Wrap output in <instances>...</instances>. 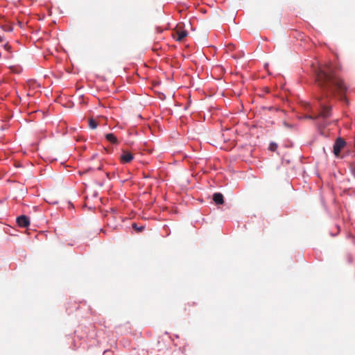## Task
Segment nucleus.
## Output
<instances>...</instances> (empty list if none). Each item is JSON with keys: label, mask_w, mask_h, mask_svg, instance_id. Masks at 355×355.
I'll return each instance as SVG.
<instances>
[{"label": "nucleus", "mask_w": 355, "mask_h": 355, "mask_svg": "<svg viewBox=\"0 0 355 355\" xmlns=\"http://www.w3.org/2000/svg\"><path fill=\"white\" fill-rule=\"evenodd\" d=\"M106 139L112 144H117L118 140L115 135L112 133H108L105 135Z\"/></svg>", "instance_id": "obj_6"}, {"label": "nucleus", "mask_w": 355, "mask_h": 355, "mask_svg": "<svg viewBox=\"0 0 355 355\" xmlns=\"http://www.w3.org/2000/svg\"><path fill=\"white\" fill-rule=\"evenodd\" d=\"M315 80L320 89L321 94L318 96L320 111L315 115H306L305 117L311 119H327L331 115V107L327 102L335 96L336 93L342 96L347 87L343 80L334 72L330 64L320 67L315 71Z\"/></svg>", "instance_id": "obj_1"}, {"label": "nucleus", "mask_w": 355, "mask_h": 355, "mask_svg": "<svg viewBox=\"0 0 355 355\" xmlns=\"http://www.w3.org/2000/svg\"><path fill=\"white\" fill-rule=\"evenodd\" d=\"M17 24H18V25H19L20 27H23V26H24V23H23L21 21H20V20H18V21H17Z\"/></svg>", "instance_id": "obj_12"}, {"label": "nucleus", "mask_w": 355, "mask_h": 355, "mask_svg": "<svg viewBox=\"0 0 355 355\" xmlns=\"http://www.w3.org/2000/svg\"><path fill=\"white\" fill-rule=\"evenodd\" d=\"M187 33L186 31H179L177 33V40L182 41L186 36Z\"/></svg>", "instance_id": "obj_7"}, {"label": "nucleus", "mask_w": 355, "mask_h": 355, "mask_svg": "<svg viewBox=\"0 0 355 355\" xmlns=\"http://www.w3.org/2000/svg\"><path fill=\"white\" fill-rule=\"evenodd\" d=\"M102 167H103V166H102V165H100V166L97 168V169H98V170H101V169H102Z\"/></svg>", "instance_id": "obj_14"}, {"label": "nucleus", "mask_w": 355, "mask_h": 355, "mask_svg": "<svg viewBox=\"0 0 355 355\" xmlns=\"http://www.w3.org/2000/svg\"><path fill=\"white\" fill-rule=\"evenodd\" d=\"M346 142L341 138H338L333 146L334 153L336 156H338L341 150L345 146Z\"/></svg>", "instance_id": "obj_2"}, {"label": "nucleus", "mask_w": 355, "mask_h": 355, "mask_svg": "<svg viewBox=\"0 0 355 355\" xmlns=\"http://www.w3.org/2000/svg\"><path fill=\"white\" fill-rule=\"evenodd\" d=\"M89 126L92 129H96L98 126V123L92 118L89 119Z\"/></svg>", "instance_id": "obj_8"}, {"label": "nucleus", "mask_w": 355, "mask_h": 355, "mask_svg": "<svg viewBox=\"0 0 355 355\" xmlns=\"http://www.w3.org/2000/svg\"><path fill=\"white\" fill-rule=\"evenodd\" d=\"M17 223L21 227H27L30 225V220L26 216L22 215L17 218Z\"/></svg>", "instance_id": "obj_3"}, {"label": "nucleus", "mask_w": 355, "mask_h": 355, "mask_svg": "<svg viewBox=\"0 0 355 355\" xmlns=\"http://www.w3.org/2000/svg\"><path fill=\"white\" fill-rule=\"evenodd\" d=\"M213 200L216 205H223L224 203L223 194L220 193H215L213 195Z\"/></svg>", "instance_id": "obj_5"}, {"label": "nucleus", "mask_w": 355, "mask_h": 355, "mask_svg": "<svg viewBox=\"0 0 355 355\" xmlns=\"http://www.w3.org/2000/svg\"><path fill=\"white\" fill-rule=\"evenodd\" d=\"M277 148V144L276 143L272 142L269 146V150L275 152Z\"/></svg>", "instance_id": "obj_11"}, {"label": "nucleus", "mask_w": 355, "mask_h": 355, "mask_svg": "<svg viewBox=\"0 0 355 355\" xmlns=\"http://www.w3.org/2000/svg\"><path fill=\"white\" fill-rule=\"evenodd\" d=\"M132 226L134 230H135L137 232H141L144 230V226L139 227L137 223H132Z\"/></svg>", "instance_id": "obj_9"}, {"label": "nucleus", "mask_w": 355, "mask_h": 355, "mask_svg": "<svg viewBox=\"0 0 355 355\" xmlns=\"http://www.w3.org/2000/svg\"><path fill=\"white\" fill-rule=\"evenodd\" d=\"M6 31H12V26H9V27L6 29Z\"/></svg>", "instance_id": "obj_13"}, {"label": "nucleus", "mask_w": 355, "mask_h": 355, "mask_svg": "<svg viewBox=\"0 0 355 355\" xmlns=\"http://www.w3.org/2000/svg\"><path fill=\"white\" fill-rule=\"evenodd\" d=\"M133 155L128 151H123L122 155L120 157V159L122 163L126 164L130 162L133 159Z\"/></svg>", "instance_id": "obj_4"}, {"label": "nucleus", "mask_w": 355, "mask_h": 355, "mask_svg": "<svg viewBox=\"0 0 355 355\" xmlns=\"http://www.w3.org/2000/svg\"><path fill=\"white\" fill-rule=\"evenodd\" d=\"M234 49H235V46H234V44H229L226 46V51H227V52H231V51H233Z\"/></svg>", "instance_id": "obj_10"}, {"label": "nucleus", "mask_w": 355, "mask_h": 355, "mask_svg": "<svg viewBox=\"0 0 355 355\" xmlns=\"http://www.w3.org/2000/svg\"><path fill=\"white\" fill-rule=\"evenodd\" d=\"M3 41V37L0 35V42Z\"/></svg>", "instance_id": "obj_15"}]
</instances>
